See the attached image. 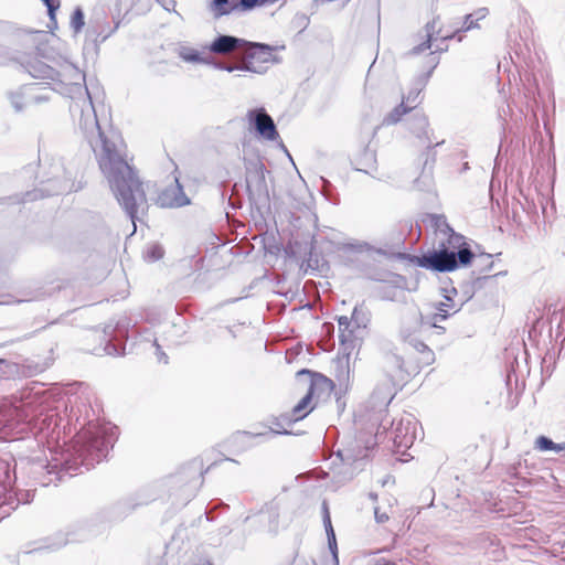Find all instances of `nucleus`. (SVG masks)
<instances>
[{
  "mask_svg": "<svg viewBox=\"0 0 565 565\" xmlns=\"http://www.w3.org/2000/svg\"><path fill=\"white\" fill-rule=\"evenodd\" d=\"M100 148L95 149L98 167L126 213L134 220L147 206L145 183L132 164L134 158L126 154V145L119 147L104 132L99 134Z\"/></svg>",
  "mask_w": 565,
  "mask_h": 565,
  "instance_id": "nucleus-1",
  "label": "nucleus"
},
{
  "mask_svg": "<svg viewBox=\"0 0 565 565\" xmlns=\"http://www.w3.org/2000/svg\"><path fill=\"white\" fill-rule=\"evenodd\" d=\"M458 26H450L440 18H435L428 22L424 30L418 32L415 38V44L409 51L411 55H420L427 53L430 57L429 63L435 67L438 63L437 54L445 51L443 45L446 40L452 39L458 33Z\"/></svg>",
  "mask_w": 565,
  "mask_h": 565,
  "instance_id": "nucleus-2",
  "label": "nucleus"
},
{
  "mask_svg": "<svg viewBox=\"0 0 565 565\" xmlns=\"http://www.w3.org/2000/svg\"><path fill=\"white\" fill-rule=\"evenodd\" d=\"M334 387L335 385L332 380L321 374L315 375L306 395L292 407L290 420L298 422L303 419L315 409L316 404L313 399L330 397Z\"/></svg>",
  "mask_w": 565,
  "mask_h": 565,
  "instance_id": "nucleus-3",
  "label": "nucleus"
},
{
  "mask_svg": "<svg viewBox=\"0 0 565 565\" xmlns=\"http://www.w3.org/2000/svg\"><path fill=\"white\" fill-rule=\"evenodd\" d=\"M435 362V353L425 343L409 341L402 360L407 377L418 374L423 369Z\"/></svg>",
  "mask_w": 565,
  "mask_h": 565,
  "instance_id": "nucleus-4",
  "label": "nucleus"
},
{
  "mask_svg": "<svg viewBox=\"0 0 565 565\" xmlns=\"http://www.w3.org/2000/svg\"><path fill=\"white\" fill-rule=\"evenodd\" d=\"M274 61V49L266 44L248 43L243 55L244 68L254 73L264 72Z\"/></svg>",
  "mask_w": 565,
  "mask_h": 565,
  "instance_id": "nucleus-5",
  "label": "nucleus"
},
{
  "mask_svg": "<svg viewBox=\"0 0 565 565\" xmlns=\"http://www.w3.org/2000/svg\"><path fill=\"white\" fill-rule=\"evenodd\" d=\"M439 247L440 249L452 252L462 266L469 265L475 256L465 236L452 230L449 231L446 239L440 243Z\"/></svg>",
  "mask_w": 565,
  "mask_h": 565,
  "instance_id": "nucleus-6",
  "label": "nucleus"
},
{
  "mask_svg": "<svg viewBox=\"0 0 565 565\" xmlns=\"http://www.w3.org/2000/svg\"><path fill=\"white\" fill-rule=\"evenodd\" d=\"M356 309L352 312V318L345 316L338 318L340 342L353 350L362 341V328L353 321L355 319Z\"/></svg>",
  "mask_w": 565,
  "mask_h": 565,
  "instance_id": "nucleus-7",
  "label": "nucleus"
},
{
  "mask_svg": "<svg viewBox=\"0 0 565 565\" xmlns=\"http://www.w3.org/2000/svg\"><path fill=\"white\" fill-rule=\"evenodd\" d=\"M419 264L423 267L431 268L437 271H452L455 270L460 263L455 257L452 252L440 249L429 254L428 256H424Z\"/></svg>",
  "mask_w": 565,
  "mask_h": 565,
  "instance_id": "nucleus-8",
  "label": "nucleus"
},
{
  "mask_svg": "<svg viewBox=\"0 0 565 565\" xmlns=\"http://www.w3.org/2000/svg\"><path fill=\"white\" fill-rule=\"evenodd\" d=\"M246 162V188L249 193L260 192L267 189L265 178V164L259 157H255Z\"/></svg>",
  "mask_w": 565,
  "mask_h": 565,
  "instance_id": "nucleus-9",
  "label": "nucleus"
},
{
  "mask_svg": "<svg viewBox=\"0 0 565 565\" xmlns=\"http://www.w3.org/2000/svg\"><path fill=\"white\" fill-rule=\"evenodd\" d=\"M422 103L420 90H411L403 97L401 104L393 108L384 118L385 125H395L399 122L405 115L416 109Z\"/></svg>",
  "mask_w": 565,
  "mask_h": 565,
  "instance_id": "nucleus-10",
  "label": "nucleus"
},
{
  "mask_svg": "<svg viewBox=\"0 0 565 565\" xmlns=\"http://www.w3.org/2000/svg\"><path fill=\"white\" fill-rule=\"evenodd\" d=\"M247 116L248 119L254 122L256 131L263 138L274 141L279 137L273 118L264 108L250 110Z\"/></svg>",
  "mask_w": 565,
  "mask_h": 565,
  "instance_id": "nucleus-11",
  "label": "nucleus"
},
{
  "mask_svg": "<svg viewBox=\"0 0 565 565\" xmlns=\"http://www.w3.org/2000/svg\"><path fill=\"white\" fill-rule=\"evenodd\" d=\"M244 44H246V42L242 39L231 35H221L212 42L210 50L216 54H228Z\"/></svg>",
  "mask_w": 565,
  "mask_h": 565,
  "instance_id": "nucleus-12",
  "label": "nucleus"
},
{
  "mask_svg": "<svg viewBox=\"0 0 565 565\" xmlns=\"http://www.w3.org/2000/svg\"><path fill=\"white\" fill-rule=\"evenodd\" d=\"M236 0H213L210 4V9L213 12L214 18L227 15L235 11Z\"/></svg>",
  "mask_w": 565,
  "mask_h": 565,
  "instance_id": "nucleus-13",
  "label": "nucleus"
},
{
  "mask_svg": "<svg viewBox=\"0 0 565 565\" xmlns=\"http://www.w3.org/2000/svg\"><path fill=\"white\" fill-rule=\"evenodd\" d=\"M488 14L487 9H479L475 13L468 14L465 18V21L462 22L461 26H458V32H466L472 29L479 28V21L484 19Z\"/></svg>",
  "mask_w": 565,
  "mask_h": 565,
  "instance_id": "nucleus-14",
  "label": "nucleus"
},
{
  "mask_svg": "<svg viewBox=\"0 0 565 565\" xmlns=\"http://www.w3.org/2000/svg\"><path fill=\"white\" fill-rule=\"evenodd\" d=\"M535 448L540 451H556L561 452L565 449V444H555L545 436H540L535 439Z\"/></svg>",
  "mask_w": 565,
  "mask_h": 565,
  "instance_id": "nucleus-15",
  "label": "nucleus"
},
{
  "mask_svg": "<svg viewBox=\"0 0 565 565\" xmlns=\"http://www.w3.org/2000/svg\"><path fill=\"white\" fill-rule=\"evenodd\" d=\"M438 313L441 319H446L451 312H456V305L450 297H445L437 306Z\"/></svg>",
  "mask_w": 565,
  "mask_h": 565,
  "instance_id": "nucleus-16",
  "label": "nucleus"
},
{
  "mask_svg": "<svg viewBox=\"0 0 565 565\" xmlns=\"http://www.w3.org/2000/svg\"><path fill=\"white\" fill-rule=\"evenodd\" d=\"M84 13L81 8L74 10L71 17V26L75 32H79L84 26Z\"/></svg>",
  "mask_w": 565,
  "mask_h": 565,
  "instance_id": "nucleus-17",
  "label": "nucleus"
},
{
  "mask_svg": "<svg viewBox=\"0 0 565 565\" xmlns=\"http://www.w3.org/2000/svg\"><path fill=\"white\" fill-rule=\"evenodd\" d=\"M47 8L50 21L56 24V11L61 7V0H42Z\"/></svg>",
  "mask_w": 565,
  "mask_h": 565,
  "instance_id": "nucleus-18",
  "label": "nucleus"
},
{
  "mask_svg": "<svg viewBox=\"0 0 565 565\" xmlns=\"http://www.w3.org/2000/svg\"><path fill=\"white\" fill-rule=\"evenodd\" d=\"M266 0H236L235 1V11H247L256 7L257 4H263Z\"/></svg>",
  "mask_w": 565,
  "mask_h": 565,
  "instance_id": "nucleus-19",
  "label": "nucleus"
},
{
  "mask_svg": "<svg viewBox=\"0 0 565 565\" xmlns=\"http://www.w3.org/2000/svg\"><path fill=\"white\" fill-rule=\"evenodd\" d=\"M225 460H228V459H227V458H222V459H220V460H218V462H222V461H225ZM216 463H217V461H214V462H211L210 465H207L206 467H204V465H203L202 460H200L198 469H199V471H200V478H201V480H202V481H203V479H204V475H205L206 472H209V470H210L213 466H215Z\"/></svg>",
  "mask_w": 565,
  "mask_h": 565,
  "instance_id": "nucleus-20",
  "label": "nucleus"
},
{
  "mask_svg": "<svg viewBox=\"0 0 565 565\" xmlns=\"http://www.w3.org/2000/svg\"><path fill=\"white\" fill-rule=\"evenodd\" d=\"M182 57H183L184 61H188V62H199V61H201L200 54L198 52H193V53H189V54H183Z\"/></svg>",
  "mask_w": 565,
  "mask_h": 565,
  "instance_id": "nucleus-21",
  "label": "nucleus"
},
{
  "mask_svg": "<svg viewBox=\"0 0 565 565\" xmlns=\"http://www.w3.org/2000/svg\"><path fill=\"white\" fill-rule=\"evenodd\" d=\"M151 256L153 259H159L162 256V250L159 247H153L151 249Z\"/></svg>",
  "mask_w": 565,
  "mask_h": 565,
  "instance_id": "nucleus-22",
  "label": "nucleus"
},
{
  "mask_svg": "<svg viewBox=\"0 0 565 565\" xmlns=\"http://www.w3.org/2000/svg\"><path fill=\"white\" fill-rule=\"evenodd\" d=\"M413 436H404L402 440L398 441L399 445L407 446L408 443H412ZM395 441L397 443V437L395 438Z\"/></svg>",
  "mask_w": 565,
  "mask_h": 565,
  "instance_id": "nucleus-23",
  "label": "nucleus"
}]
</instances>
